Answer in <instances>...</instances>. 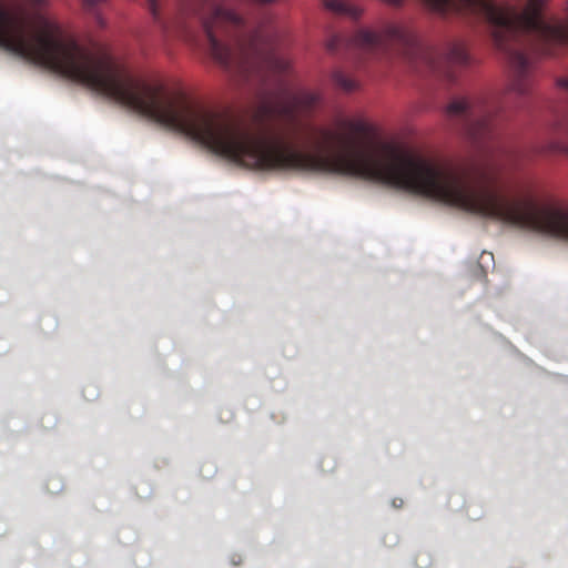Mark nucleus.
<instances>
[{
	"instance_id": "nucleus-9",
	"label": "nucleus",
	"mask_w": 568,
	"mask_h": 568,
	"mask_svg": "<svg viewBox=\"0 0 568 568\" xmlns=\"http://www.w3.org/2000/svg\"><path fill=\"white\" fill-rule=\"evenodd\" d=\"M343 87H344V89H347V90L351 89V87H347L346 84H343Z\"/></svg>"
},
{
	"instance_id": "nucleus-1",
	"label": "nucleus",
	"mask_w": 568,
	"mask_h": 568,
	"mask_svg": "<svg viewBox=\"0 0 568 568\" xmlns=\"http://www.w3.org/2000/svg\"><path fill=\"white\" fill-rule=\"evenodd\" d=\"M464 4L475 12L484 13L495 24L542 30L541 12L548 0H528L525 9L519 14L510 6H498L491 0H463Z\"/></svg>"
},
{
	"instance_id": "nucleus-5",
	"label": "nucleus",
	"mask_w": 568,
	"mask_h": 568,
	"mask_svg": "<svg viewBox=\"0 0 568 568\" xmlns=\"http://www.w3.org/2000/svg\"><path fill=\"white\" fill-rule=\"evenodd\" d=\"M467 108V103L465 101H456L448 105V112L450 113H459Z\"/></svg>"
},
{
	"instance_id": "nucleus-6",
	"label": "nucleus",
	"mask_w": 568,
	"mask_h": 568,
	"mask_svg": "<svg viewBox=\"0 0 568 568\" xmlns=\"http://www.w3.org/2000/svg\"><path fill=\"white\" fill-rule=\"evenodd\" d=\"M326 7L334 10V11H341L342 10V4L336 2V1H332V2H328L326 3Z\"/></svg>"
},
{
	"instance_id": "nucleus-8",
	"label": "nucleus",
	"mask_w": 568,
	"mask_h": 568,
	"mask_svg": "<svg viewBox=\"0 0 568 568\" xmlns=\"http://www.w3.org/2000/svg\"><path fill=\"white\" fill-rule=\"evenodd\" d=\"M149 1H150L151 7L153 8L155 0H149Z\"/></svg>"
},
{
	"instance_id": "nucleus-10",
	"label": "nucleus",
	"mask_w": 568,
	"mask_h": 568,
	"mask_svg": "<svg viewBox=\"0 0 568 568\" xmlns=\"http://www.w3.org/2000/svg\"><path fill=\"white\" fill-rule=\"evenodd\" d=\"M566 151L568 152V149Z\"/></svg>"
},
{
	"instance_id": "nucleus-4",
	"label": "nucleus",
	"mask_w": 568,
	"mask_h": 568,
	"mask_svg": "<svg viewBox=\"0 0 568 568\" xmlns=\"http://www.w3.org/2000/svg\"><path fill=\"white\" fill-rule=\"evenodd\" d=\"M82 2L87 11L93 12L97 8L104 4L106 0H82Z\"/></svg>"
},
{
	"instance_id": "nucleus-7",
	"label": "nucleus",
	"mask_w": 568,
	"mask_h": 568,
	"mask_svg": "<svg viewBox=\"0 0 568 568\" xmlns=\"http://www.w3.org/2000/svg\"><path fill=\"white\" fill-rule=\"evenodd\" d=\"M392 505L395 508H400L404 505V500L402 498H394Z\"/></svg>"
},
{
	"instance_id": "nucleus-3",
	"label": "nucleus",
	"mask_w": 568,
	"mask_h": 568,
	"mask_svg": "<svg viewBox=\"0 0 568 568\" xmlns=\"http://www.w3.org/2000/svg\"><path fill=\"white\" fill-rule=\"evenodd\" d=\"M322 94L317 91H305L301 92L295 98V105L298 109L307 110L316 106L322 102Z\"/></svg>"
},
{
	"instance_id": "nucleus-2",
	"label": "nucleus",
	"mask_w": 568,
	"mask_h": 568,
	"mask_svg": "<svg viewBox=\"0 0 568 568\" xmlns=\"http://www.w3.org/2000/svg\"><path fill=\"white\" fill-rule=\"evenodd\" d=\"M202 27L210 42L212 55L220 62L229 59V49L217 40V34L226 33L242 23V18L233 10L217 4L203 12Z\"/></svg>"
}]
</instances>
